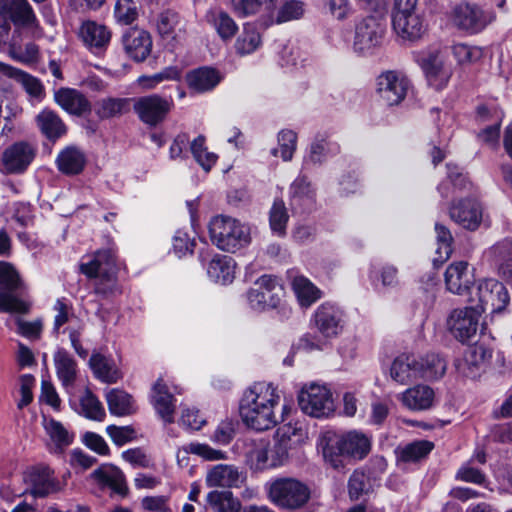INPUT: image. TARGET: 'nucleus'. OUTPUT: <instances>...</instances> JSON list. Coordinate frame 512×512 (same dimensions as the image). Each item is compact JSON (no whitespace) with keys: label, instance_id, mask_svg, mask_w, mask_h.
Instances as JSON below:
<instances>
[{"label":"nucleus","instance_id":"nucleus-11","mask_svg":"<svg viewBox=\"0 0 512 512\" xmlns=\"http://www.w3.org/2000/svg\"><path fill=\"white\" fill-rule=\"evenodd\" d=\"M481 310L474 306L456 308L447 318V328L462 343L473 341L479 330Z\"/></svg>","mask_w":512,"mask_h":512},{"label":"nucleus","instance_id":"nucleus-28","mask_svg":"<svg viewBox=\"0 0 512 512\" xmlns=\"http://www.w3.org/2000/svg\"><path fill=\"white\" fill-rule=\"evenodd\" d=\"M151 402L157 414L165 422L174 421L175 399L162 378H159L152 387Z\"/></svg>","mask_w":512,"mask_h":512},{"label":"nucleus","instance_id":"nucleus-57","mask_svg":"<svg viewBox=\"0 0 512 512\" xmlns=\"http://www.w3.org/2000/svg\"><path fill=\"white\" fill-rule=\"evenodd\" d=\"M338 152V146L325 138H317L312 142L308 160L314 164L322 163L330 153Z\"/></svg>","mask_w":512,"mask_h":512},{"label":"nucleus","instance_id":"nucleus-54","mask_svg":"<svg viewBox=\"0 0 512 512\" xmlns=\"http://www.w3.org/2000/svg\"><path fill=\"white\" fill-rule=\"evenodd\" d=\"M180 78V70L177 67H166L162 71L151 76H140L138 83L145 89H154L165 80H178Z\"/></svg>","mask_w":512,"mask_h":512},{"label":"nucleus","instance_id":"nucleus-14","mask_svg":"<svg viewBox=\"0 0 512 512\" xmlns=\"http://www.w3.org/2000/svg\"><path fill=\"white\" fill-rule=\"evenodd\" d=\"M287 457L288 452L285 448L275 446L271 449L269 440L264 438L253 440L247 452V462L256 471L281 466Z\"/></svg>","mask_w":512,"mask_h":512},{"label":"nucleus","instance_id":"nucleus-63","mask_svg":"<svg viewBox=\"0 0 512 512\" xmlns=\"http://www.w3.org/2000/svg\"><path fill=\"white\" fill-rule=\"evenodd\" d=\"M371 278L380 280L385 287H396L399 284L398 269L388 264L379 270H373Z\"/></svg>","mask_w":512,"mask_h":512},{"label":"nucleus","instance_id":"nucleus-38","mask_svg":"<svg viewBox=\"0 0 512 512\" xmlns=\"http://www.w3.org/2000/svg\"><path fill=\"white\" fill-rule=\"evenodd\" d=\"M207 21L213 26L222 41H231L238 31V25L225 11L215 10L207 14Z\"/></svg>","mask_w":512,"mask_h":512},{"label":"nucleus","instance_id":"nucleus-59","mask_svg":"<svg viewBox=\"0 0 512 512\" xmlns=\"http://www.w3.org/2000/svg\"><path fill=\"white\" fill-rule=\"evenodd\" d=\"M453 54L458 63L471 64L482 58L483 51L479 47H472L466 44H456L453 46Z\"/></svg>","mask_w":512,"mask_h":512},{"label":"nucleus","instance_id":"nucleus-44","mask_svg":"<svg viewBox=\"0 0 512 512\" xmlns=\"http://www.w3.org/2000/svg\"><path fill=\"white\" fill-rule=\"evenodd\" d=\"M420 379L436 380L441 378L447 368L446 361L437 354L418 357Z\"/></svg>","mask_w":512,"mask_h":512},{"label":"nucleus","instance_id":"nucleus-49","mask_svg":"<svg viewBox=\"0 0 512 512\" xmlns=\"http://www.w3.org/2000/svg\"><path fill=\"white\" fill-rule=\"evenodd\" d=\"M80 406L82 414L88 419L103 421L106 416L102 403L89 389L81 396Z\"/></svg>","mask_w":512,"mask_h":512},{"label":"nucleus","instance_id":"nucleus-34","mask_svg":"<svg viewBox=\"0 0 512 512\" xmlns=\"http://www.w3.org/2000/svg\"><path fill=\"white\" fill-rule=\"evenodd\" d=\"M56 164L63 174L77 175L84 169L86 157L80 149L70 146L58 154Z\"/></svg>","mask_w":512,"mask_h":512},{"label":"nucleus","instance_id":"nucleus-46","mask_svg":"<svg viewBox=\"0 0 512 512\" xmlns=\"http://www.w3.org/2000/svg\"><path fill=\"white\" fill-rule=\"evenodd\" d=\"M262 43L260 33L252 24H245L234 44L238 55L244 56L256 51Z\"/></svg>","mask_w":512,"mask_h":512},{"label":"nucleus","instance_id":"nucleus-47","mask_svg":"<svg viewBox=\"0 0 512 512\" xmlns=\"http://www.w3.org/2000/svg\"><path fill=\"white\" fill-rule=\"evenodd\" d=\"M127 107V99L107 97L95 102L94 111L103 120L122 115L127 111Z\"/></svg>","mask_w":512,"mask_h":512},{"label":"nucleus","instance_id":"nucleus-33","mask_svg":"<svg viewBox=\"0 0 512 512\" xmlns=\"http://www.w3.org/2000/svg\"><path fill=\"white\" fill-rule=\"evenodd\" d=\"M220 79L219 73L208 67L195 69L186 75L188 87L197 93L212 90L218 85Z\"/></svg>","mask_w":512,"mask_h":512},{"label":"nucleus","instance_id":"nucleus-61","mask_svg":"<svg viewBox=\"0 0 512 512\" xmlns=\"http://www.w3.org/2000/svg\"><path fill=\"white\" fill-rule=\"evenodd\" d=\"M122 458L134 468H153L154 462L141 448L128 449L122 452Z\"/></svg>","mask_w":512,"mask_h":512},{"label":"nucleus","instance_id":"nucleus-16","mask_svg":"<svg viewBox=\"0 0 512 512\" xmlns=\"http://www.w3.org/2000/svg\"><path fill=\"white\" fill-rule=\"evenodd\" d=\"M298 403L305 414L316 418L328 416L334 410L331 392L327 387L317 384L301 390Z\"/></svg>","mask_w":512,"mask_h":512},{"label":"nucleus","instance_id":"nucleus-25","mask_svg":"<svg viewBox=\"0 0 512 512\" xmlns=\"http://www.w3.org/2000/svg\"><path fill=\"white\" fill-rule=\"evenodd\" d=\"M54 99L63 110L74 116H84L92 110L88 98L73 88H60L55 92Z\"/></svg>","mask_w":512,"mask_h":512},{"label":"nucleus","instance_id":"nucleus-45","mask_svg":"<svg viewBox=\"0 0 512 512\" xmlns=\"http://www.w3.org/2000/svg\"><path fill=\"white\" fill-rule=\"evenodd\" d=\"M207 503L215 512H240L241 510L240 501L228 490L209 492Z\"/></svg>","mask_w":512,"mask_h":512},{"label":"nucleus","instance_id":"nucleus-31","mask_svg":"<svg viewBox=\"0 0 512 512\" xmlns=\"http://www.w3.org/2000/svg\"><path fill=\"white\" fill-rule=\"evenodd\" d=\"M56 374L64 388H72L77 378V363L64 349H59L53 357Z\"/></svg>","mask_w":512,"mask_h":512},{"label":"nucleus","instance_id":"nucleus-50","mask_svg":"<svg viewBox=\"0 0 512 512\" xmlns=\"http://www.w3.org/2000/svg\"><path fill=\"white\" fill-rule=\"evenodd\" d=\"M44 427L51 441L55 444L56 452L62 451L64 447L72 443L73 436L65 429V427L60 422L54 419H50L48 421H45Z\"/></svg>","mask_w":512,"mask_h":512},{"label":"nucleus","instance_id":"nucleus-5","mask_svg":"<svg viewBox=\"0 0 512 512\" xmlns=\"http://www.w3.org/2000/svg\"><path fill=\"white\" fill-rule=\"evenodd\" d=\"M391 23L397 37L410 42L422 38L427 28L418 0H395Z\"/></svg>","mask_w":512,"mask_h":512},{"label":"nucleus","instance_id":"nucleus-22","mask_svg":"<svg viewBox=\"0 0 512 512\" xmlns=\"http://www.w3.org/2000/svg\"><path fill=\"white\" fill-rule=\"evenodd\" d=\"M122 43L127 55L137 62L144 61L152 48L150 34L139 28H129L123 34Z\"/></svg>","mask_w":512,"mask_h":512},{"label":"nucleus","instance_id":"nucleus-62","mask_svg":"<svg viewBox=\"0 0 512 512\" xmlns=\"http://www.w3.org/2000/svg\"><path fill=\"white\" fill-rule=\"evenodd\" d=\"M194 246L195 241L187 232L182 230L176 231L173 237L172 247L173 252L177 257L181 258L187 254H192Z\"/></svg>","mask_w":512,"mask_h":512},{"label":"nucleus","instance_id":"nucleus-64","mask_svg":"<svg viewBox=\"0 0 512 512\" xmlns=\"http://www.w3.org/2000/svg\"><path fill=\"white\" fill-rule=\"evenodd\" d=\"M169 496H146L141 500V507L147 512H170Z\"/></svg>","mask_w":512,"mask_h":512},{"label":"nucleus","instance_id":"nucleus-52","mask_svg":"<svg viewBox=\"0 0 512 512\" xmlns=\"http://www.w3.org/2000/svg\"><path fill=\"white\" fill-rule=\"evenodd\" d=\"M305 13V3L298 0H289L284 2L277 11L274 22L282 24L285 22L298 20Z\"/></svg>","mask_w":512,"mask_h":512},{"label":"nucleus","instance_id":"nucleus-8","mask_svg":"<svg viewBox=\"0 0 512 512\" xmlns=\"http://www.w3.org/2000/svg\"><path fill=\"white\" fill-rule=\"evenodd\" d=\"M385 24L374 16H368L355 26L353 50L362 56L373 55L385 41Z\"/></svg>","mask_w":512,"mask_h":512},{"label":"nucleus","instance_id":"nucleus-55","mask_svg":"<svg viewBox=\"0 0 512 512\" xmlns=\"http://www.w3.org/2000/svg\"><path fill=\"white\" fill-rule=\"evenodd\" d=\"M297 135L291 130H283L278 135L279 148L272 149V154L277 156L280 151V155L284 161H290L293 157L296 149Z\"/></svg>","mask_w":512,"mask_h":512},{"label":"nucleus","instance_id":"nucleus-17","mask_svg":"<svg viewBox=\"0 0 512 512\" xmlns=\"http://www.w3.org/2000/svg\"><path fill=\"white\" fill-rule=\"evenodd\" d=\"M376 92L389 106L400 104L409 89L408 79L400 72L389 70L382 72L376 80Z\"/></svg>","mask_w":512,"mask_h":512},{"label":"nucleus","instance_id":"nucleus-39","mask_svg":"<svg viewBox=\"0 0 512 512\" xmlns=\"http://www.w3.org/2000/svg\"><path fill=\"white\" fill-rule=\"evenodd\" d=\"M0 75L16 79L32 97L37 98L43 94V86L37 78L8 64L0 62Z\"/></svg>","mask_w":512,"mask_h":512},{"label":"nucleus","instance_id":"nucleus-24","mask_svg":"<svg viewBox=\"0 0 512 512\" xmlns=\"http://www.w3.org/2000/svg\"><path fill=\"white\" fill-rule=\"evenodd\" d=\"M451 219L468 230H475L479 227L482 219L480 205L472 199H464L450 207Z\"/></svg>","mask_w":512,"mask_h":512},{"label":"nucleus","instance_id":"nucleus-58","mask_svg":"<svg viewBox=\"0 0 512 512\" xmlns=\"http://www.w3.org/2000/svg\"><path fill=\"white\" fill-rule=\"evenodd\" d=\"M288 214L284 202L279 200L273 203L270 211V227L273 232L283 235L285 233Z\"/></svg>","mask_w":512,"mask_h":512},{"label":"nucleus","instance_id":"nucleus-40","mask_svg":"<svg viewBox=\"0 0 512 512\" xmlns=\"http://www.w3.org/2000/svg\"><path fill=\"white\" fill-rule=\"evenodd\" d=\"M23 37L34 39L27 33V30H23L20 33H12L11 40L9 42V53L14 59L19 61H33L38 56V46L33 42H28L25 44V48L22 49Z\"/></svg>","mask_w":512,"mask_h":512},{"label":"nucleus","instance_id":"nucleus-23","mask_svg":"<svg viewBox=\"0 0 512 512\" xmlns=\"http://www.w3.org/2000/svg\"><path fill=\"white\" fill-rule=\"evenodd\" d=\"M78 35L88 49L102 51L109 45L112 34L104 24L87 20L81 24Z\"/></svg>","mask_w":512,"mask_h":512},{"label":"nucleus","instance_id":"nucleus-35","mask_svg":"<svg viewBox=\"0 0 512 512\" xmlns=\"http://www.w3.org/2000/svg\"><path fill=\"white\" fill-rule=\"evenodd\" d=\"M89 365L95 377L102 382L116 383L122 377L114 361L100 353L91 355Z\"/></svg>","mask_w":512,"mask_h":512},{"label":"nucleus","instance_id":"nucleus-26","mask_svg":"<svg viewBox=\"0 0 512 512\" xmlns=\"http://www.w3.org/2000/svg\"><path fill=\"white\" fill-rule=\"evenodd\" d=\"M390 375L394 381L402 385L420 379L418 357L405 353L399 355L391 364Z\"/></svg>","mask_w":512,"mask_h":512},{"label":"nucleus","instance_id":"nucleus-36","mask_svg":"<svg viewBox=\"0 0 512 512\" xmlns=\"http://www.w3.org/2000/svg\"><path fill=\"white\" fill-rule=\"evenodd\" d=\"M209 278L215 283L229 284L234 279V263L231 257L215 255L207 268Z\"/></svg>","mask_w":512,"mask_h":512},{"label":"nucleus","instance_id":"nucleus-15","mask_svg":"<svg viewBox=\"0 0 512 512\" xmlns=\"http://www.w3.org/2000/svg\"><path fill=\"white\" fill-rule=\"evenodd\" d=\"M477 296L479 304L475 306L481 310V314L487 309L492 315L504 312L510 302L506 287L495 279L481 280L477 285Z\"/></svg>","mask_w":512,"mask_h":512},{"label":"nucleus","instance_id":"nucleus-42","mask_svg":"<svg viewBox=\"0 0 512 512\" xmlns=\"http://www.w3.org/2000/svg\"><path fill=\"white\" fill-rule=\"evenodd\" d=\"M490 252L499 262V274L506 281H512V239H503L494 245Z\"/></svg>","mask_w":512,"mask_h":512},{"label":"nucleus","instance_id":"nucleus-29","mask_svg":"<svg viewBox=\"0 0 512 512\" xmlns=\"http://www.w3.org/2000/svg\"><path fill=\"white\" fill-rule=\"evenodd\" d=\"M53 471L45 465H37L29 469L25 480L31 488V493L36 497H44L55 491Z\"/></svg>","mask_w":512,"mask_h":512},{"label":"nucleus","instance_id":"nucleus-12","mask_svg":"<svg viewBox=\"0 0 512 512\" xmlns=\"http://www.w3.org/2000/svg\"><path fill=\"white\" fill-rule=\"evenodd\" d=\"M37 148L28 141H17L4 149L0 157V171L4 174H22L34 161Z\"/></svg>","mask_w":512,"mask_h":512},{"label":"nucleus","instance_id":"nucleus-3","mask_svg":"<svg viewBox=\"0 0 512 512\" xmlns=\"http://www.w3.org/2000/svg\"><path fill=\"white\" fill-rule=\"evenodd\" d=\"M80 271L88 278L95 279L94 293L101 298H110L119 293L116 261L110 249L96 251L88 262L80 264Z\"/></svg>","mask_w":512,"mask_h":512},{"label":"nucleus","instance_id":"nucleus-18","mask_svg":"<svg viewBox=\"0 0 512 512\" xmlns=\"http://www.w3.org/2000/svg\"><path fill=\"white\" fill-rule=\"evenodd\" d=\"M417 62L424 71L430 86L437 90L446 87L451 77V71L445 67L439 49H432L419 54Z\"/></svg>","mask_w":512,"mask_h":512},{"label":"nucleus","instance_id":"nucleus-30","mask_svg":"<svg viewBox=\"0 0 512 512\" xmlns=\"http://www.w3.org/2000/svg\"><path fill=\"white\" fill-rule=\"evenodd\" d=\"M434 390L427 385H416L408 388L401 396L404 406L410 410L421 411L432 407L434 402Z\"/></svg>","mask_w":512,"mask_h":512},{"label":"nucleus","instance_id":"nucleus-37","mask_svg":"<svg viewBox=\"0 0 512 512\" xmlns=\"http://www.w3.org/2000/svg\"><path fill=\"white\" fill-rule=\"evenodd\" d=\"M106 401L111 414L127 416L136 412L134 400L130 394L121 389H111L106 393Z\"/></svg>","mask_w":512,"mask_h":512},{"label":"nucleus","instance_id":"nucleus-19","mask_svg":"<svg viewBox=\"0 0 512 512\" xmlns=\"http://www.w3.org/2000/svg\"><path fill=\"white\" fill-rule=\"evenodd\" d=\"M313 321L324 338H334L343 329V312L336 305L325 302L316 309Z\"/></svg>","mask_w":512,"mask_h":512},{"label":"nucleus","instance_id":"nucleus-53","mask_svg":"<svg viewBox=\"0 0 512 512\" xmlns=\"http://www.w3.org/2000/svg\"><path fill=\"white\" fill-rule=\"evenodd\" d=\"M278 0H232L233 9L241 17L258 13L262 7L271 9Z\"/></svg>","mask_w":512,"mask_h":512},{"label":"nucleus","instance_id":"nucleus-41","mask_svg":"<svg viewBox=\"0 0 512 512\" xmlns=\"http://www.w3.org/2000/svg\"><path fill=\"white\" fill-rule=\"evenodd\" d=\"M40 131L50 140H56L66 133L61 118L51 110H43L36 117Z\"/></svg>","mask_w":512,"mask_h":512},{"label":"nucleus","instance_id":"nucleus-1","mask_svg":"<svg viewBox=\"0 0 512 512\" xmlns=\"http://www.w3.org/2000/svg\"><path fill=\"white\" fill-rule=\"evenodd\" d=\"M291 405L281 402L277 387L257 382L250 386L240 401L239 412L243 423L256 431L271 429L286 420Z\"/></svg>","mask_w":512,"mask_h":512},{"label":"nucleus","instance_id":"nucleus-10","mask_svg":"<svg viewBox=\"0 0 512 512\" xmlns=\"http://www.w3.org/2000/svg\"><path fill=\"white\" fill-rule=\"evenodd\" d=\"M174 107L171 98L151 94L134 99L133 109L142 123L149 127L162 124Z\"/></svg>","mask_w":512,"mask_h":512},{"label":"nucleus","instance_id":"nucleus-32","mask_svg":"<svg viewBox=\"0 0 512 512\" xmlns=\"http://www.w3.org/2000/svg\"><path fill=\"white\" fill-rule=\"evenodd\" d=\"M290 201L294 208H310L315 202V190L304 175H299L290 186Z\"/></svg>","mask_w":512,"mask_h":512},{"label":"nucleus","instance_id":"nucleus-27","mask_svg":"<svg viewBox=\"0 0 512 512\" xmlns=\"http://www.w3.org/2000/svg\"><path fill=\"white\" fill-rule=\"evenodd\" d=\"M244 479V475L234 465L218 464L208 471L206 483L210 487L233 488L239 487Z\"/></svg>","mask_w":512,"mask_h":512},{"label":"nucleus","instance_id":"nucleus-2","mask_svg":"<svg viewBox=\"0 0 512 512\" xmlns=\"http://www.w3.org/2000/svg\"><path fill=\"white\" fill-rule=\"evenodd\" d=\"M371 448V436L352 430L325 437L322 451L325 461L334 469H339L344 467L343 458L362 460L370 453Z\"/></svg>","mask_w":512,"mask_h":512},{"label":"nucleus","instance_id":"nucleus-6","mask_svg":"<svg viewBox=\"0 0 512 512\" xmlns=\"http://www.w3.org/2000/svg\"><path fill=\"white\" fill-rule=\"evenodd\" d=\"M268 495L271 502L281 508L298 509L310 499V490L295 478H278L271 482Z\"/></svg>","mask_w":512,"mask_h":512},{"label":"nucleus","instance_id":"nucleus-21","mask_svg":"<svg viewBox=\"0 0 512 512\" xmlns=\"http://www.w3.org/2000/svg\"><path fill=\"white\" fill-rule=\"evenodd\" d=\"M90 477L101 489H110L121 496L128 494V486L124 473L112 464H103L95 469Z\"/></svg>","mask_w":512,"mask_h":512},{"label":"nucleus","instance_id":"nucleus-7","mask_svg":"<svg viewBox=\"0 0 512 512\" xmlns=\"http://www.w3.org/2000/svg\"><path fill=\"white\" fill-rule=\"evenodd\" d=\"M0 16L14 24L13 33L27 30L33 38L42 36V28L28 0H0Z\"/></svg>","mask_w":512,"mask_h":512},{"label":"nucleus","instance_id":"nucleus-48","mask_svg":"<svg viewBox=\"0 0 512 512\" xmlns=\"http://www.w3.org/2000/svg\"><path fill=\"white\" fill-rule=\"evenodd\" d=\"M434 448V444L427 440L415 441L397 450L398 460L402 462H416L425 458Z\"/></svg>","mask_w":512,"mask_h":512},{"label":"nucleus","instance_id":"nucleus-9","mask_svg":"<svg viewBox=\"0 0 512 512\" xmlns=\"http://www.w3.org/2000/svg\"><path fill=\"white\" fill-rule=\"evenodd\" d=\"M284 295V289L278 278L272 275H262L246 293V299L251 309L265 311L277 308Z\"/></svg>","mask_w":512,"mask_h":512},{"label":"nucleus","instance_id":"nucleus-20","mask_svg":"<svg viewBox=\"0 0 512 512\" xmlns=\"http://www.w3.org/2000/svg\"><path fill=\"white\" fill-rule=\"evenodd\" d=\"M444 276L446 288L453 294L464 295L474 284V275L466 261L451 263Z\"/></svg>","mask_w":512,"mask_h":512},{"label":"nucleus","instance_id":"nucleus-56","mask_svg":"<svg viewBox=\"0 0 512 512\" xmlns=\"http://www.w3.org/2000/svg\"><path fill=\"white\" fill-rule=\"evenodd\" d=\"M116 21L123 25L133 23L138 17V8L133 0H117L114 7Z\"/></svg>","mask_w":512,"mask_h":512},{"label":"nucleus","instance_id":"nucleus-60","mask_svg":"<svg viewBox=\"0 0 512 512\" xmlns=\"http://www.w3.org/2000/svg\"><path fill=\"white\" fill-rule=\"evenodd\" d=\"M368 491V477L361 470H355L348 481V493L351 499L357 500Z\"/></svg>","mask_w":512,"mask_h":512},{"label":"nucleus","instance_id":"nucleus-51","mask_svg":"<svg viewBox=\"0 0 512 512\" xmlns=\"http://www.w3.org/2000/svg\"><path fill=\"white\" fill-rule=\"evenodd\" d=\"M190 151L196 162L207 172L216 163L217 155L207 151L205 137L202 135L191 142Z\"/></svg>","mask_w":512,"mask_h":512},{"label":"nucleus","instance_id":"nucleus-43","mask_svg":"<svg viewBox=\"0 0 512 512\" xmlns=\"http://www.w3.org/2000/svg\"><path fill=\"white\" fill-rule=\"evenodd\" d=\"M293 291L303 307H309L321 298V291L306 277L295 276L292 281Z\"/></svg>","mask_w":512,"mask_h":512},{"label":"nucleus","instance_id":"nucleus-4","mask_svg":"<svg viewBox=\"0 0 512 512\" xmlns=\"http://www.w3.org/2000/svg\"><path fill=\"white\" fill-rule=\"evenodd\" d=\"M208 229L211 242L222 251L235 253L251 242L249 226L230 216L213 217Z\"/></svg>","mask_w":512,"mask_h":512},{"label":"nucleus","instance_id":"nucleus-13","mask_svg":"<svg viewBox=\"0 0 512 512\" xmlns=\"http://www.w3.org/2000/svg\"><path fill=\"white\" fill-rule=\"evenodd\" d=\"M451 17L458 28L477 33L490 24L495 15L476 3L463 1L454 6Z\"/></svg>","mask_w":512,"mask_h":512}]
</instances>
